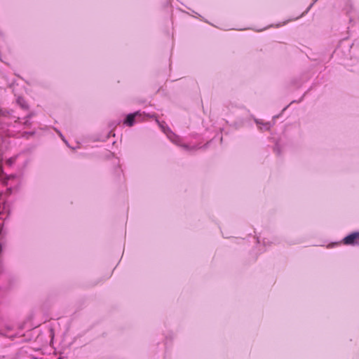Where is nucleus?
<instances>
[{"mask_svg":"<svg viewBox=\"0 0 359 359\" xmlns=\"http://www.w3.org/2000/svg\"><path fill=\"white\" fill-rule=\"evenodd\" d=\"M346 245H355L359 243V233H351L344 238Z\"/></svg>","mask_w":359,"mask_h":359,"instance_id":"nucleus-1","label":"nucleus"},{"mask_svg":"<svg viewBox=\"0 0 359 359\" xmlns=\"http://www.w3.org/2000/svg\"><path fill=\"white\" fill-rule=\"evenodd\" d=\"M137 114V113H135V114H130L127 116V118L124 121V123L129 126H132L134 123V118H135V116Z\"/></svg>","mask_w":359,"mask_h":359,"instance_id":"nucleus-2","label":"nucleus"},{"mask_svg":"<svg viewBox=\"0 0 359 359\" xmlns=\"http://www.w3.org/2000/svg\"><path fill=\"white\" fill-rule=\"evenodd\" d=\"M18 102L22 107H27V104H25V102L20 97L18 99Z\"/></svg>","mask_w":359,"mask_h":359,"instance_id":"nucleus-3","label":"nucleus"},{"mask_svg":"<svg viewBox=\"0 0 359 359\" xmlns=\"http://www.w3.org/2000/svg\"><path fill=\"white\" fill-rule=\"evenodd\" d=\"M36 359V358H35Z\"/></svg>","mask_w":359,"mask_h":359,"instance_id":"nucleus-4","label":"nucleus"}]
</instances>
